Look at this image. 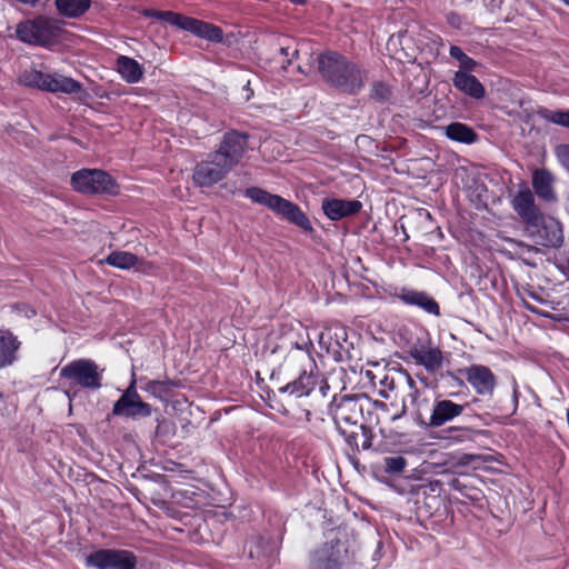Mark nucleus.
Wrapping results in <instances>:
<instances>
[{"label":"nucleus","mask_w":569,"mask_h":569,"mask_svg":"<svg viewBox=\"0 0 569 569\" xmlns=\"http://www.w3.org/2000/svg\"><path fill=\"white\" fill-rule=\"evenodd\" d=\"M249 136L236 130L223 134L218 148L197 163L193 181L199 187H211L223 180L239 166L248 151Z\"/></svg>","instance_id":"obj_1"},{"label":"nucleus","mask_w":569,"mask_h":569,"mask_svg":"<svg viewBox=\"0 0 569 569\" xmlns=\"http://www.w3.org/2000/svg\"><path fill=\"white\" fill-rule=\"evenodd\" d=\"M322 80L340 92L357 94L365 87L366 72L336 52L322 53Z\"/></svg>","instance_id":"obj_2"},{"label":"nucleus","mask_w":569,"mask_h":569,"mask_svg":"<svg viewBox=\"0 0 569 569\" xmlns=\"http://www.w3.org/2000/svg\"><path fill=\"white\" fill-rule=\"evenodd\" d=\"M328 415L338 432L350 446H358L359 430L368 431L361 423L362 406L358 396H335L328 407Z\"/></svg>","instance_id":"obj_3"},{"label":"nucleus","mask_w":569,"mask_h":569,"mask_svg":"<svg viewBox=\"0 0 569 569\" xmlns=\"http://www.w3.org/2000/svg\"><path fill=\"white\" fill-rule=\"evenodd\" d=\"M244 197L249 198L254 203L268 208L281 219L296 224L303 231H313L308 217L296 203L291 202L290 200H287L281 196L270 193L267 190L258 187L246 189Z\"/></svg>","instance_id":"obj_4"},{"label":"nucleus","mask_w":569,"mask_h":569,"mask_svg":"<svg viewBox=\"0 0 569 569\" xmlns=\"http://www.w3.org/2000/svg\"><path fill=\"white\" fill-rule=\"evenodd\" d=\"M61 27L58 19L39 16L17 24V38L28 44L48 47L60 38Z\"/></svg>","instance_id":"obj_5"},{"label":"nucleus","mask_w":569,"mask_h":569,"mask_svg":"<svg viewBox=\"0 0 569 569\" xmlns=\"http://www.w3.org/2000/svg\"><path fill=\"white\" fill-rule=\"evenodd\" d=\"M103 369L91 359L73 360L60 370V377L70 380L74 386L98 390L102 386Z\"/></svg>","instance_id":"obj_6"},{"label":"nucleus","mask_w":569,"mask_h":569,"mask_svg":"<svg viewBox=\"0 0 569 569\" xmlns=\"http://www.w3.org/2000/svg\"><path fill=\"white\" fill-rule=\"evenodd\" d=\"M136 555L126 549H99L86 557L84 565L97 569H136Z\"/></svg>","instance_id":"obj_7"},{"label":"nucleus","mask_w":569,"mask_h":569,"mask_svg":"<svg viewBox=\"0 0 569 569\" xmlns=\"http://www.w3.org/2000/svg\"><path fill=\"white\" fill-rule=\"evenodd\" d=\"M525 230L540 246L559 248L563 243L562 224L552 217L540 213Z\"/></svg>","instance_id":"obj_8"},{"label":"nucleus","mask_w":569,"mask_h":569,"mask_svg":"<svg viewBox=\"0 0 569 569\" xmlns=\"http://www.w3.org/2000/svg\"><path fill=\"white\" fill-rule=\"evenodd\" d=\"M74 190L82 193H114L116 184L110 174L98 169H82L71 177Z\"/></svg>","instance_id":"obj_9"},{"label":"nucleus","mask_w":569,"mask_h":569,"mask_svg":"<svg viewBox=\"0 0 569 569\" xmlns=\"http://www.w3.org/2000/svg\"><path fill=\"white\" fill-rule=\"evenodd\" d=\"M151 406L143 402L136 388V379L132 378L129 387L114 402L112 413L131 419L147 418L151 416Z\"/></svg>","instance_id":"obj_10"},{"label":"nucleus","mask_w":569,"mask_h":569,"mask_svg":"<svg viewBox=\"0 0 569 569\" xmlns=\"http://www.w3.org/2000/svg\"><path fill=\"white\" fill-rule=\"evenodd\" d=\"M460 373L478 396L491 397L493 395L498 381L489 367L475 363L461 369Z\"/></svg>","instance_id":"obj_11"},{"label":"nucleus","mask_w":569,"mask_h":569,"mask_svg":"<svg viewBox=\"0 0 569 569\" xmlns=\"http://www.w3.org/2000/svg\"><path fill=\"white\" fill-rule=\"evenodd\" d=\"M511 207L525 224H532L537 217L542 213L535 202V196L527 184H521L512 197Z\"/></svg>","instance_id":"obj_12"},{"label":"nucleus","mask_w":569,"mask_h":569,"mask_svg":"<svg viewBox=\"0 0 569 569\" xmlns=\"http://www.w3.org/2000/svg\"><path fill=\"white\" fill-rule=\"evenodd\" d=\"M409 355L417 365L422 366L428 372L433 373L442 368L443 353L430 341L428 343L413 345L409 350Z\"/></svg>","instance_id":"obj_13"},{"label":"nucleus","mask_w":569,"mask_h":569,"mask_svg":"<svg viewBox=\"0 0 569 569\" xmlns=\"http://www.w3.org/2000/svg\"><path fill=\"white\" fill-rule=\"evenodd\" d=\"M468 403H457L449 399H436L429 418V426L437 428L461 416Z\"/></svg>","instance_id":"obj_14"},{"label":"nucleus","mask_w":569,"mask_h":569,"mask_svg":"<svg viewBox=\"0 0 569 569\" xmlns=\"http://www.w3.org/2000/svg\"><path fill=\"white\" fill-rule=\"evenodd\" d=\"M393 296L407 306L418 307L425 312L436 317L440 316L439 303L425 291L402 287Z\"/></svg>","instance_id":"obj_15"},{"label":"nucleus","mask_w":569,"mask_h":569,"mask_svg":"<svg viewBox=\"0 0 569 569\" xmlns=\"http://www.w3.org/2000/svg\"><path fill=\"white\" fill-rule=\"evenodd\" d=\"M246 550L251 559H257L261 567L274 566V557L278 552V542L264 540L261 536L252 537L246 545Z\"/></svg>","instance_id":"obj_16"},{"label":"nucleus","mask_w":569,"mask_h":569,"mask_svg":"<svg viewBox=\"0 0 569 569\" xmlns=\"http://www.w3.org/2000/svg\"><path fill=\"white\" fill-rule=\"evenodd\" d=\"M44 91L51 93L64 94H80L79 98L88 97V92L83 89L82 84L73 78L66 77L61 73L53 72L47 74V82Z\"/></svg>","instance_id":"obj_17"},{"label":"nucleus","mask_w":569,"mask_h":569,"mask_svg":"<svg viewBox=\"0 0 569 569\" xmlns=\"http://www.w3.org/2000/svg\"><path fill=\"white\" fill-rule=\"evenodd\" d=\"M362 203L359 200L326 199L322 200V212L330 220H340L360 212Z\"/></svg>","instance_id":"obj_18"},{"label":"nucleus","mask_w":569,"mask_h":569,"mask_svg":"<svg viewBox=\"0 0 569 569\" xmlns=\"http://www.w3.org/2000/svg\"><path fill=\"white\" fill-rule=\"evenodd\" d=\"M532 188L539 199L546 202H556L557 193L553 188L555 176L547 169H537L532 173Z\"/></svg>","instance_id":"obj_19"},{"label":"nucleus","mask_w":569,"mask_h":569,"mask_svg":"<svg viewBox=\"0 0 569 569\" xmlns=\"http://www.w3.org/2000/svg\"><path fill=\"white\" fill-rule=\"evenodd\" d=\"M183 30L211 42H221L223 39V32L220 27L191 17H188Z\"/></svg>","instance_id":"obj_20"},{"label":"nucleus","mask_w":569,"mask_h":569,"mask_svg":"<svg viewBox=\"0 0 569 569\" xmlns=\"http://www.w3.org/2000/svg\"><path fill=\"white\" fill-rule=\"evenodd\" d=\"M468 72L458 70L452 79L453 86L471 98L482 99L486 94L485 87L475 76Z\"/></svg>","instance_id":"obj_21"},{"label":"nucleus","mask_w":569,"mask_h":569,"mask_svg":"<svg viewBox=\"0 0 569 569\" xmlns=\"http://www.w3.org/2000/svg\"><path fill=\"white\" fill-rule=\"evenodd\" d=\"M116 67L120 77L127 83H137L141 80L143 76V69L141 64L134 59L127 56L118 57L116 61Z\"/></svg>","instance_id":"obj_22"},{"label":"nucleus","mask_w":569,"mask_h":569,"mask_svg":"<svg viewBox=\"0 0 569 569\" xmlns=\"http://www.w3.org/2000/svg\"><path fill=\"white\" fill-rule=\"evenodd\" d=\"M20 346L17 338L8 330H0V369L10 366L16 360Z\"/></svg>","instance_id":"obj_23"},{"label":"nucleus","mask_w":569,"mask_h":569,"mask_svg":"<svg viewBox=\"0 0 569 569\" xmlns=\"http://www.w3.org/2000/svg\"><path fill=\"white\" fill-rule=\"evenodd\" d=\"M341 340H346V331L340 326L325 327L322 330V345L326 346L327 353L336 356L341 348Z\"/></svg>","instance_id":"obj_24"},{"label":"nucleus","mask_w":569,"mask_h":569,"mask_svg":"<svg viewBox=\"0 0 569 569\" xmlns=\"http://www.w3.org/2000/svg\"><path fill=\"white\" fill-rule=\"evenodd\" d=\"M91 4V0H56L58 12L67 18H78L82 16Z\"/></svg>","instance_id":"obj_25"},{"label":"nucleus","mask_w":569,"mask_h":569,"mask_svg":"<svg viewBox=\"0 0 569 569\" xmlns=\"http://www.w3.org/2000/svg\"><path fill=\"white\" fill-rule=\"evenodd\" d=\"M446 136L452 141L470 144L473 143L478 136L467 124L461 122H452L446 127Z\"/></svg>","instance_id":"obj_26"},{"label":"nucleus","mask_w":569,"mask_h":569,"mask_svg":"<svg viewBox=\"0 0 569 569\" xmlns=\"http://www.w3.org/2000/svg\"><path fill=\"white\" fill-rule=\"evenodd\" d=\"M316 381L311 375L303 372L300 377L281 388V391L296 395L297 397L308 396L315 388Z\"/></svg>","instance_id":"obj_27"},{"label":"nucleus","mask_w":569,"mask_h":569,"mask_svg":"<svg viewBox=\"0 0 569 569\" xmlns=\"http://www.w3.org/2000/svg\"><path fill=\"white\" fill-rule=\"evenodd\" d=\"M47 74L48 73H44L40 70L30 68V69H26L24 71L21 72L18 81L21 86L44 91L46 82H47Z\"/></svg>","instance_id":"obj_28"},{"label":"nucleus","mask_w":569,"mask_h":569,"mask_svg":"<svg viewBox=\"0 0 569 569\" xmlns=\"http://www.w3.org/2000/svg\"><path fill=\"white\" fill-rule=\"evenodd\" d=\"M106 262L114 268L126 270L133 268L138 262V258L127 251H113L106 258Z\"/></svg>","instance_id":"obj_29"},{"label":"nucleus","mask_w":569,"mask_h":569,"mask_svg":"<svg viewBox=\"0 0 569 569\" xmlns=\"http://www.w3.org/2000/svg\"><path fill=\"white\" fill-rule=\"evenodd\" d=\"M538 114L548 122L569 128V110L550 111L547 108H541L538 110Z\"/></svg>","instance_id":"obj_30"},{"label":"nucleus","mask_w":569,"mask_h":569,"mask_svg":"<svg viewBox=\"0 0 569 569\" xmlns=\"http://www.w3.org/2000/svg\"><path fill=\"white\" fill-rule=\"evenodd\" d=\"M407 466V459L402 456H388L383 458V470L389 475H400Z\"/></svg>","instance_id":"obj_31"},{"label":"nucleus","mask_w":569,"mask_h":569,"mask_svg":"<svg viewBox=\"0 0 569 569\" xmlns=\"http://www.w3.org/2000/svg\"><path fill=\"white\" fill-rule=\"evenodd\" d=\"M449 53L451 58L459 61L462 71H472L477 66V62L458 46H451Z\"/></svg>","instance_id":"obj_32"},{"label":"nucleus","mask_w":569,"mask_h":569,"mask_svg":"<svg viewBox=\"0 0 569 569\" xmlns=\"http://www.w3.org/2000/svg\"><path fill=\"white\" fill-rule=\"evenodd\" d=\"M392 91L391 88L381 81H377L372 83L370 90V97L378 102H386L391 98Z\"/></svg>","instance_id":"obj_33"},{"label":"nucleus","mask_w":569,"mask_h":569,"mask_svg":"<svg viewBox=\"0 0 569 569\" xmlns=\"http://www.w3.org/2000/svg\"><path fill=\"white\" fill-rule=\"evenodd\" d=\"M159 20L166 21L169 24L176 26L183 30V26L186 24L188 17H184V16L173 12V11H161V16H160Z\"/></svg>","instance_id":"obj_34"},{"label":"nucleus","mask_w":569,"mask_h":569,"mask_svg":"<svg viewBox=\"0 0 569 569\" xmlns=\"http://www.w3.org/2000/svg\"><path fill=\"white\" fill-rule=\"evenodd\" d=\"M558 162L569 172V143H561L555 148Z\"/></svg>","instance_id":"obj_35"},{"label":"nucleus","mask_w":569,"mask_h":569,"mask_svg":"<svg viewBox=\"0 0 569 569\" xmlns=\"http://www.w3.org/2000/svg\"><path fill=\"white\" fill-rule=\"evenodd\" d=\"M450 433H455L450 436V438L462 441L463 439L468 438L470 429L466 427H452L448 430Z\"/></svg>","instance_id":"obj_36"},{"label":"nucleus","mask_w":569,"mask_h":569,"mask_svg":"<svg viewBox=\"0 0 569 569\" xmlns=\"http://www.w3.org/2000/svg\"><path fill=\"white\" fill-rule=\"evenodd\" d=\"M162 386L163 383L161 381L152 380L147 385L146 391L153 396H159Z\"/></svg>","instance_id":"obj_37"},{"label":"nucleus","mask_w":569,"mask_h":569,"mask_svg":"<svg viewBox=\"0 0 569 569\" xmlns=\"http://www.w3.org/2000/svg\"><path fill=\"white\" fill-rule=\"evenodd\" d=\"M447 21L450 26H452L453 28H457V29H459L462 23L461 17L456 12H450L447 16Z\"/></svg>","instance_id":"obj_38"},{"label":"nucleus","mask_w":569,"mask_h":569,"mask_svg":"<svg viewBox=\"0 0 569 569\" xmlns=\"http://www.w3.org/2000/svg\"><path fill=\"white\" fill-rule=\"evenodd\" d=\"M523 293L527 295L528 297H530L531 299L536 300L539 303H546V300L530 288L525 289Z\"/></svg>","instance_id":"obj_39"},{"label":"nucleus","mask_w":569,"mask_h":569,"mask_svg":"<svg viewBox=\"0 0 569 569\" xmlns=\"http://www.w3.org/2000/svg\"><path fill=\"white\" fill-rule=\"evenodd\" d=\"M485 4L491 11H496L501 8L502 0H485Z\"/></svg>","instance_id":"obj_40"},{"label":"nucleus","mask_w":569,"mask_h":569,"mask_svg":"<svg viewBox=\"0 0 569 569\" xmlns=\"http://www.w3.org/2000/svg\"><path fill=\"white\" fill-rule=\"evenodd\" d=\"M141 13L147 18H154L158 20L160 19L161 16V11L154 9H144Z\"/></svg>","instance_id":"obj_41"},{"label":"nucleus","mask_w":569,"mask_h":569,"mask_svg":"<svg viewBox=\"0 0 569 569\" xmlns=\"http://www.w3.org/2000/svg\"><path fill=\"white\" fill-rule=\"evenodd\" d=\"M512 402H513V407L516 410L518 408V402H519V391H518V385L516 381H513Z\"/></svg>","instance_id":"obj_42"},{"label":"nucleus","mask_w":569,"mask_h":569,"mask_svg":"<svg viewBox=\"0 0 569 569\" xmlns=\"http://www.w3.org/2000/svg\"><path fill=\"white\" fill-rule=\"evenodd\" d=\"M522 306L530 312L532 313H538V310L536 307H533L532 305L528 303L523 298H522Z\"/></svg>","instance_id":"obj_43"},{"label":"nucleus","mask_w":569,"mask_h":569,"mask_svg":"<svg viewBox=\"0 0 569 569\" xmlns=\"http://www.w3.org/2000/svg\"><path fill=\"white\" fill-rule=\"evenodd\" d=\"M380 385H382L385 387H388L389 389H393V380L391 379L389 381L387 376L383 379L380 380Z\"/></svg>","instance_id":"obj_44"},{"label":"nucleus","mask_w":569,"mask_h":569,"mask_svg":"<svg viewBox=\"0 0 569 569\" xmlns=\"http://www.w3.org/2000/svg\"><path fill=\"white\" fill-rule=\"evenodd\" d=\"M243 90L246 91V100H249L253 94V91L251 90L249 82H247V84L243 87Z\"/></svg>","instance_id":"obj_45"},{"label":"nucleus","mask_w":569,"mask_h":569,"mask_svg":"<svg viewBox=\"0 0 569 569\" xmlns=\"http://www.w3.org/2000/svg\"><path fill=\"white\" fill-rule=\"evenodd\" d=\"M19 2H22L24 4L34 6L39 0H18Z\"/></svg>","instance_id":"obj_46"},{"label":"nucleus","mask_w":569,"mask_h":569,"mask_svg":"<svg viewBox=\"0 0 569 569\" xmlns=\"http://www.w3.org/2000/svg\"><path fill=\"white\" fill-rule=\"evenodd\" d=\"M336 373H338V377L341 378V376L343 375V370L341 368L338 371L336 369H333L331 375H336Z\"/></svg>","instance_id":"obj_47"},{"label":"nucleus","mask_w":569,"mask_h":569,"mask_svg":"<svg viewBox=\"0 0 569 569\" xmlns=\"http://www.w3.org/2000/svg\"><path fill=\"white\" fill-rule=\"evenodd\" d=\"M321 389H322V391H323L325 389H329V383H328L327 379H322V386H321Z\"/></svg>","instance_id":"obj_48"},{"label":"nucleus","mask_w":569,"mask_h":569,"mask_svg":"<svg viewBox=\"0 0 569 569\" xmlns=\"http://www.w3.org/2000/svg\"><path fill=\"white\" fill-rule=\"evenodd\" d=\"M565 208H566V211L569 214V197L566 198V206H565Z\"/></svg>","instance_id":"obj_49"},{"label":"nucleus","mask_w":569,"mask_h":569,"mask_svg":"<svg viewBox=\"0 0 569 569\" xmlns=\"http://www.w3.org/2000/svg\"><path fill=\"white\" fill-rule=\"evenodd\" d=\"M292 3L302 4L305 0H291Z\"/></svg>","instance_id":"obj_50"},{"label":"nucleus","mask_w":569,"mask_h":569,"mask_svg":"<svg viewBox=\"0 0 569 569\" xmlns=\"http://www.w3.org/2000/svg\"><path fill=\"white\" fill-rule=\"evenodd\" d=\"M457 1H458L459 3H463V4H466V3L471 2L472 0H457Z\"/></svg>","instance_id":"obj_51"},{"label":"nucleus","mask_w":569,"mask_h":569,"mask_svg":"<svg viewBox=\"0 0 569 569\" xmlns=\"http://www.w3.org/2000/svg\"><path fill=\"white\" fill-rule=\"evenodd\" d=\"M565 6L569 7V0H560Z\"/></svg>","instance_id":"obj_52"},{"label":"nucleus","mask_w":569,"mask_h":569,"mask_svg":"<svg viewBox=\"0 0 569 569\" xmlns=\"http://www.w3.org/2000/svg\"><path fill=\"white\" fill-rule=\"evenodd\" d=\"M380 395L383 397V398H388V395L385 393V391H380Z\"/></svg>","instance_id":"obj_53"},{"label":"nucleus","mask_w":569,"mask_h":569,"mask_svg":"<svg viewBox=\"0 0 569 569\" xmlns=\"http://www.w3.org/2000/svg\"><path fill=\"white\" fill-rule=\"evenodd\" d=\"M409 383H410V386L415 385L413 380L410 377H409Z\"/></svg>","instance_id":"obj_54"}]
</instances>
